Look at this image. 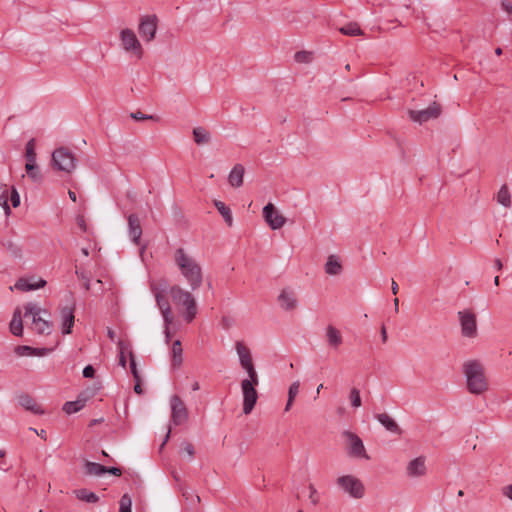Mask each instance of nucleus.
I'll return each mask as SVG.
<instances>
[{"label":"nucleus","instance_id":"1","mask_svg":"<svg viewBox=\"0 0 512 512\" xmlns=\"http://www.w3.org/2000/svg\"><path fill=\"white\" fill-rule=\"evenodd\" d=\"M174 260L191 289L197 290L200 288L203 281L201 266L187 255L183 248L176 249Z\"/></svg>","mask_w":512,"mask_h":512},{"label":"nucleus","instance_id":"2","mask_svg":"<svg viewBox=\"0 0 512 512\" xmlns=\"http://www.w3.org/2000/svg\"><path fill=\"white\" fill-rule=\"evenodd\" d=\"M463 373L469 393L473 395H482L488 390L489 385L485 375V369L480 361H466L463 364Z\"/></svg>","mask_w":512,"mask_h":512},{"label":"nucleus","instance_id":"3","mask_svg":"<svg viewBox=\"0 0 512 512\" xmlns=\"http://www.w3.org/2000/svg\"><path fill=\"white\" fill-rule=\"evenodd\" d=\"M168 294L174 304L185 308V320L187 322H192L197 314V305L193 295L178 285L171 286Z\"/></svg>","mask_w":512,"mask_h":512},{"label":"nucleus","instance_id":"4","mask_svg":"<svg viewBox=\"0 0 512 512\" xmlns=\"http://www.w3.org/2000/svg\"><path fill=\"white\" fill-rule=\"evenodd\" d=\"M150 288L155 295V300L161 311L164 323L171 325L173 321V315L170 304L166 297V293H168L170 288L167 281L165 279H160L158 282H152Z\"/></svg>","mask_w":512,"mask_h":512},{"label":"nucleus","instance_id":"5","mask_svg":"<svg viewBox=\"0 0 512 512\" xmlns=\"http://www.w3.org/2000/svg\"><path fill=\"white\" fill-rule=\"evenodd\" d=\"M52 167L55 170L70 174L77 165L75 155L65 147H59L52 153Z\"/></svg>","mask_w":512,"mask_h":512},{"label":"nucleus","instance_id":"6","mask_svg":"<svg viewBox=\"0 0 512 512\" xmlns=\"http://www.w3.org/2000/svg\"><path fill=\"white\" fill-rule=\"evenodd\" d=\"M338 488L351 498L361 499L365 494L364 484L353 475H343L336 479Z\"/></svg>","mask_w":512,"mask_h":512},{"label":"nucleus","instance_id":"7","mask_svg":"<svg viewBox=\"0 0 512 512\" xmlns=\"http://www.w3.org/2000/svg\"><path fill=\"white\" fill-rule=\"evenodd\" d=\"M25 316H32L34 330L41 335H49L52 329V323L40 317L41 309L35 303H27L24 306Z\"/></svg>","mask_w":512,"mask_h":512},{"label":"nucleus","instance_id":"8","mask_svg":"<svg viewBox=\"0 0 512 512\" xmlns=\"http://www.w3.org/2000/svg\"><path fill=\"white\" fill-rule=\"evenodd\" d=\"M461 334L466 338H475L477 336V318L471 309H464L457 313Z\"/></svg>","mask_w":512,"mask_h":512},{"label":"nucleus","instance_id":"9","mask_svg":"<svg viewBox=\"0 0 512 512\" xmlns=\"http://www.w3.org/2000/svg\"><path fill=\"white\" fill-rule=\"evenodd\" d=\"M120 40L122 48L126 52L134 54L138 59L142 58L143 48L133 30L129 28L123 29L120 32Z\"/></svg>","mask_w":512,"mask_h":512},{"label":"nucleus","instance_id":"10","mask_svg":"<svg viewBox=\"0 0 512 512\" xmlns=\"http://www.w3.org/2000/svg\"><path fill=\"white\" fill-rule=\"evenodd\" d=\"M343 437L347 441V453L351 457L369 459L361 438L351 431H344Z\"/></svg>","mask_w":512,"mask_h":512},{"label":"nucleus","instance_id":"11","mask_svg":"<svg viewBox=\"0 0 512 512\" xmlns=\"http://www.w3.org/2000/svg\"><path fill=\"white\" fill-rule=\"evenodd\" d=\"M171 405V421L174 425L179 426L188 420V411L178 395H173L170 399Z\"/></svg>","mask_w":512,"mask_h":512},{"label":"nucleus","instance_id":"12","mask_svg":"<svg viewBox=\"0 0 512 512\" xmlns=\"http://www.w3.org/2000/svg\"><path fill=\"white\" fill-rule=\"evenodd\" d=\"M409 117L411 120L420 124L425 123L431 119H436L441 114V106L434 102L429 107L422 110H409Z\"/></svg>","mask_w":512,"mask_h":512},{"label":"nucleus","instance_id":"13","mask_svg":"<svg viewBox=\"0 0 512 512\" xmlns=\"http://www.w3.org/2000/svg\"><path fill=\"white\" fill-rule=\"evenodd\" d=\"M157 21L156 15H147L141 18L138 31L145 41L149 42L154 39L157 30Z\"/></svg>","mask_w":512,"mask_h":512},{"label":"nucleus","instance_id":"14","mask_svg":"<svg viewBox=\"0 0 512 512\" xmlns=\"http://www.w3.org/2000/svg\"><path fill=\"white\" fill-rule=\"evenodd\" d=\"M241 390L243 394V413L248 415L257 403L258 392L256 387L251 386L248 382L241 383Z\"/></svg>","mask_w":512,"mask_h":512},{"label":"nucleus","instance_id":"15","mask_svg":"<svg viewBox=\"0 0 512 512\" xmlns=\"http://www.w3.org/2000/svg\"><path fill=\"white\" fill-rule=\"evenodd\" d=\"M263 217L273 230L280 229L286 222L285 217L278 213L272 203H268L266 206H264Z\"/></svg>","mask_w":512,"mask_h":512},{"label":"nucleus","instance_id":"16","mask_svg":"<svg viewBox=\"0 0 512 512\" xmlns=\"http://www.w3.org/2000/svg\"><path fill=\"white\" fill-rule=\"evenodd\" d=\"M74 306H64L60 310L62 333L68 335L72 333V328L75 323Z\"/></svg>","mask_w":512,"mask_h":512},{"label":"nucleus","instance_id":"17","mask_svg":"<svg viewBox=\"0 0 512 512\" xmlns=\"http://www.w3.org/2000/svg\"><path fill=\"white\" fill-rule=\"evenodd\" d=\"M128 220V234L132 242L136 245H140L142 236V227L139 217L132 213L127 217Z\"/></svg>","mask_w":512,"mask_h":512},{"label":"nucleus","instance_id":"18","mask_svg":"<svg viewBox=\"0 0 512 512\" xmlns=\"http://www.w3.org/2000/svg\"><path fill=\"white\" fill-rule=\"evenodd\" d=\"M278 303L286 311L295 309L298 304L295 292L289 288L283 289L278 296Z\"/></svg>","mask_w":512,"mask_h":512},{"label":"nucleus","instance_id":"19","mask_svg":"<svg viewBox=\"0 0 512 512\" xmlns=\"http://www.w3.org/2000/svg\"><path fill=\"white\" fill-rule=\"evenodd\" d=\"M46 285V281L42 278L36 280L34 277L31 278H19L15 283L17 290L27 292L43 288Z\"/></svg>","mask_w":512,"mask_h":512},{"label":"nucleus","instance_id":"20","mask_svg":"<svg viewBox=\"0 0 512 512\" xmlns=\"http://www.w3.org/2000/svg\"><path fill=\"white\" fill-rule=\"evenodd\" d=\"M375 417L380 422V424L385 427L387 431L399 436L402 435L403 431L400 428V426L387 413H380L377 414Z\"/></svg>","mask_w":512,"mask_h":512},{"label":"nucleus","instance_id":"21","mask_svg":"<svg viewBox=\"0 0 512 512\" xmlns=\"http://www.w3.org/2000/svg\"><path fill=\"white\" fill-rule=\"evenodd\" d=\"M426 473L425 458L417 457L409 462L407 466V474L410 477L423 476Z\"/></svg>","mask_w":512,"mask_h":512},{"label":"nucleus","instance_id":"22","mask_svg":"<svg viewBox=\"0 0 512 512\" xmlns=\"http://www.w3.org/2000/svg\"><path fill=\"white\" fill-rule=\"evenodd\" d=\"M51 351L49 348H34L28 345H18L14 352L18 356H45Z\"/></svg>","mask_w":512,"mask_h":512},{"label":"nucleus","instance_id":"23","mask_svg":"<svg viewBox=\"0 0 512 512\" xmlns=\"http://www.w3.org/2000/svg\"><path fill=\"white\" fill-rule=\"evenodd\" d=\"M18 402L27 411L37 415L44 414V410L41 408V406L38 405L36 401L28 394H21L18 397Z\"/></svg>","mask_w":512,"mask_h":512},{"label":"nucleus","instance_id":"24","mask_svg":"<svg viewBox=\"0 0 512 512\" xmlns=\"http://www.w3.org/2000/svg\"><path fill=\"white\" fill-rule=\"evenodd\" d=\"M244 166L242 164H236L228 175V182L232 187H240L243 184Z\"/></svg>","mask_w":512,"mask_h":512},{"label":"nucleus","instance_id":"25","mask_svg":"<svg viewBox=\"0 0 512 512\" xmlns=\"http://www.w3.org/2000/svg\"><path fill=\"white\" fill-rule=\"evenodd\" d=\"M235 348H236V352L239 357V362H240L241 367L253 362L251 352H250L249 348L244 345L243 342L237 341Z\"/></svg>","mask_w":512,"mask_h":512},{"label":"nucleus","instance_id":"26","mask_svg":"<svg viewBox=\"0 0 512 512\" xmlns=\"http://www.w3.org/2000/svg\"><path fill=\"white\" fill-rule=\"evenodd\" d=\"M326 337L328 344L334 348H338L342 344V336L340 331L332 325L326 328Z\"/></svg>","mask_w":512,"mask_h":512},{"label":"nucleus","instance_id":"27","mask_svg":"<svg viewBox=\"0 0 512 512\" xmlns=\"http://www.w3.org/2000/svg\"><path fill=\"white\" fill-rule=\"evenodd\" d=\"M325 272L328 275H339L342 272V264L337 256L330 255L327 258V262L325 264Z\"/></svg>","mask_w":512,"mask_h":512},{"label":"nucleus","instance_id":"28","mask_svg":"<svg viewBox=\"0 0 512 512\" xmlns=\"http://www.w3.org/2000/svg\"><path fill=\"white\" fill-rule=\"evenodd\" d=\"M10 331L15 336H21L23 333L21 310L19 308H16L13 313V318L10 322Z\"/></svg>","mask_w":512,"mask_h":512},{"label":"nucleus","instance_id":"29","mask_svg":"<svg viewBox=\"0 0 512 512\" xmlns=\"http://www.w3.org/2000/svg\"><path fill=\"white\" fill-rule=\"evenodd\" d=\"M84 470L86 475L101 476L106 474V466L91 461H85Z\"/></svg>","mask_w":512,"mask_h":512},{"label":"nucleus","instance_id":"30","mask_svg":"<svg viewBox=\"0 0 512 512\" xmlns=\"http://www.w3.org/2000/svg\"><path fill=\"white\" fill-rule=\"evenodd\" d=\"M182 353H183V349H182V345H181V341L180 340H175L172 344V349H171V355H172V366L173 367H180L181 364H182Z\"/></svg>","mask_w":512,"mask_h":512},{"label":"nucleus","instance_id":"31","mask_svg":"<svg viewBox=\"0 0 512 512\" xmlns=\"http://www.w3.org/2000/svg\"><path fill=\"white\" fill-rule=\"evenodd\" d=\"M214 205H215L216 209L218 210V212L224 218V221L226 222V224L229 227H231L233 224V217H232L230 208L228 206H226L224 202L219 201V200H215Z\"/></svg>","mask_w":512,"mask_h":512},{"label":"nucleus","instance_id":"32","mask_svg":"<svg viewBox=\"0 0 512 512\" xmlns=\"http://www.w3.org/2000/svg\"><path fill=\"white\" fill-rule=\"evenodd\" d=\"M210 133L203 127L193 129V139L196 144L203 145L210 142Z\"/></svg>","mask_w":512,"mask_h":512},{"label":"nucleus","instance_id":"33","mask_svg":"<svg viewBox=\"0 0 512 512\" xmlns=\"http://www.w3.org/2000/svg\"><path fill=\"white\" fill-rule=\"evenodd\" d=\"M25 170L28 177L35 183H40L43 179L37 163H26Z\"/></svg>","mask_w":512,"mask_h":512},{"label":"nucleus","instance_id":"34","mask_svg":"<svg viewBox=\"0 0 512 512\" xmlns=\"http://www.w3.org/2000/svg\"><path fill=\"white\" fill-rule=\"evenodd\" d=\"M76 497L87 503H96L99 500V497L92 491L82 488L75 491Z\"/></svg>","mask_w":512,"mask_h":512},{"label":"nucleus","instance_id":"35","mask_svg":"<svg viewBox=\"0 0 512 512\" xmlns=\"http://www.w3.org/2000/svg\"><path fill=\"white\" fill-rule=\"evenodd\" d=\"M85 402H86V399H77L75 401H67L63 405L62 409L67 414H73V413H76V412L80 411L81 409H83L85 406Z\"/></svg>","mask_w":512,"mask_h":512},{"label":"nucleus","instance_id":"36","mask_svg":"<svg viewBox=\"0 0 512 512\" xmlns=\"http://www.w3.org/2000/svg\"><path fill=\"white\" fill-rule=\"evenodd\" d=\"M339 31L343 35H347V36L363 35V30L360 28V26L356 22H349V23H347L346 25L342 26L339 29Z\"/></svg>","mask_w":512,"mask_h":512},{"label":"nucleus","instance_id":"37","mask_svg":"<svg viewBox=\"0 0 512 512\" xmlns=\"http://www.w3.org/2000/svg\"><path fill=\"white\" fill-rule=\"evenodd\" d=\"M497 202L507 208L511 206V196L506 184L500 187L497 193Z\"/></svg>","mask_w":512,"mask_h":512},{"label":"nucleus","instance_id":"38","mask_svg":"<svg viewBox=\"0 0 512 512\" xmlns=\"http://www.w3.org/2000/svg\"><path fill=\"white\" fill-rule=\"evenodd\" d=\"M299 388H300L299 381H295L289 386L288 399H287V403L285 406V411H289L291 409L293 402H294L297 394L299 393Z\"/></svg>","mask_w":512,"mask_h":512},{"label":"nucleus","instance_id":"39","mask_svg":"<svg viewBox=\"0 0 512 512\" xmlns=\"http://www.w3.org/2000/svg\"><path fill=\"white\" fill-rule=\"evenodd\" d=\"M9 200V189L7 185L0 187V206L4 209L5 215L11 214V208L8 204Z\"/></svg>","mask_w":512,"mask_h":512},{"label":"nucleus","instance_id":"40","mask_svg":"<svg viewBox=\"0 0 512 512\" xmlns=\"http://www.w3.org/2000/svg\"><path fill=\"white\" fill-rule=\"evenodd\" d=\"M26 163H36L35 139H30L25 146Z\"/></svg>","mask_w":512,"mask_h":512},{"label":"nucleus","instance_id":"41","mask_svg":"<svg viewBox=\"0 0 512 512\" xmlns=\"http://www.w3.org/2000/svg\"><path fill=\"white\" fill-rule=\"evenodd\" d=\"M118 348H119V365L122 366L123 368H126L127 360H126L125 352L131 351L130 345H129V343H127L123 340H120L118 342Z\"/></svg>","mask_w":512,"mask_h":512},{"label":"nucleus","instance_id":"42","mask_svg":"<svg viewBox=\"0 0 512 512\" xmlns=\"http://www.w3.org/2000/svg\"><path fill=\"white\" fill-rule=\"evenodd\" d=\"M132 499L125 493L119 501V512H132Z\"/></svg>","mask_w":512,"mask_h":512},{"label":"nucleus","instance_id":"43","mask_svg":"<svg viewBox=\"0 0 512 512\" xmlns=\"http://www.w3.org/2000/svg\"><path fill=\"white\" fill-rule=\"evenodd\" d=\"M77 277L83 281V287L86 291H89L91 288L90 283V273L85 270H76L75 271Z\"/></svg>","mask_w":512,"mask_h":512},{"label":"nucleus","instance_id":"44","mask_svg":"<svg viewBox=\"0 0 512 512\" xmlns=\"http://www.w3.org/2000/svg\"><path fill=\"white\" fill-rule=\"evenodd\" d=\"M130 117L136 121H143V120H153V121H159L160 118L157 115H147L142 113L141 111H135L130 114Z\"/></svg>","mask_w":512,"mask_h":512},{"label":"nucleus","instance_id":"45","mask_svg":"<svg viewBox=\"0 0 512 512\" xmlns=\"http://www.w3.org/2000/svg\"><path fill=\"white\" fill-rule=\"evenodd\" d=\"M349 398H350L352 407L358 408L361 406L362 402H361L360 392L357 388L351 389Z\"/></svg>","mask_w":512,"mask_h":512},{"label":"nucleus","instance_id":"46","mask_svg":"<svg viewBox=\"0 0 512 512\" xmlns=\"http://www.w3.org/2000/svg\"><path fill=\"white\" fill-rule=\"evenodd\" d=\"M129 358H130V370L135 380H139V372L137 369V364L135 360V356L132 351H129Z\"/></svg>","mask_w":512,"mask_h":512},{"label":"nucleus","instance_id":"47","mask_svg":"<svg viewBox=\"0 0 512 512\" xmlns=\"http://www.w3.org/2000/svg\"><path fill=\"white\" fill-rule=\"evenodd\" d=\"M9 199L14 208L20 205V195L14 186L11 187Z\"/></svg>","mask_w":512,"mask_h":512},{"label":"nucleus","instance_id":"48","mask_svg":"<svg viewBox=\"0 0 512 512\" xmlns=\"http://www.w3.org/2000/svg\"><path fill=\"white\" fill-rule=\"evenodd\" d=\"M294 58L298 63L308 62L310 60V53L306 51H298L295 53Z\"/></svg>","mask_w":512,"mask_h":512},{"label":"nucleus","instance_id":"49","mask_svg":"<svg viewBox=\"0 0 512 512\" xmlns=\"http://www.w3.org/2000/svg\"><path fill=\"white\" fill-rule=\"evenodd\" d=\"M309 491H310L309 499H310L311 503L313 505H317L319 503V496H318V492H317L316 488L314 487V485H312V484L309 485Z\"/></svg>","mask_w":512,"mask_h":512},{"label":"nucleus","instance_id":"50","mask_svg":"<svg viewBox=\"0 0 512 512\" xmlns=\"http://www.w3.org/2000/svg\"><path fill=\"white\" fill-rule=\"evenodd\" d=\"M182 450L185 451L189 455L190 458H193V456L195 454V450H194V446L192 443L184 441L182 443Z\"/></svg>","mask_w":512,"mask_h":512},{"label":"nucleus","instance_id":"51","mask_svg":"<svg viewBox=\"0 0 512 512\" xmlns=\"http://www.w3.org/2000/svg\"><path fill=\"white\" fill-rule=\"evenodd\" d=\"M248 382L251 386L257 387L259 385V377L258 374H254V376H248V378L243 379L241 383Z\"/></svg>","mask_w":512,"mask_h":512},{"label":"nucleus","instance_id":"52","mask_svg":"<svg viewBox=\"0 0 512 512\" xmlns=\"http://www.w3.org/2000/svg\"><path fill=\"white\" fill-rule=\"evenodd\" d=\"M95 375V368L92 365H87L83 369V377L93 378Z\"/></svg>","mask_w":512,"mask_h":512},{"label":"nucleus","instance_id":"53","mask_svg":"<svg viewBox=\"0 0 512 512\" xmlns=\"http://www.w3.org/2000/svg\"><path fill=\"white\" fill-rule=\"evenodd\" d=\"M501 7L509 15H512V2L511 1H509V0H502L501 1Z\"/></svg>","mask_w":512,"mask_h":512},{"label":"nucleus","instance_id":"54","mask_svg":"<svg viewBox=\"0 0 512 512\" xmlns=\"http://www.w3.org/2000/svg\"><path fill=\"white\" fill-rule=\"evenodd\" d=\"M242 368L247 372L248 376H254V374H257L253 362L243 366Z\"/></svg>","mask_w":512,"mask_h":512},{"label":"nucleus","instance_id":"55","mask_svg":"<svg viewBox=\"0 0 512 512\" xmlns=\"http://www.w3.org/2000/svg\"><path fill=\"white\" fill-rule=\"evenodd\" d=\"M106 473L119 477L122 475V470L118 467H106Z\"/></svg>","mask_w":512,"mask_h":512},{"label":"nucleus","instance_id":"56","mask_svg":"<svg viewBox=\"0 0 512 512\" xmlns=\"http://www.w3.org/2000/svg\"><path fill=\"white\" fill-rule=\"evenodd\" d=\"M502 493L504 496L512 500V484H509L507 486H504L502 488Z\"/></svg>","mask_w":512,"mask_h":512},{"label":"nucleus","instance_id":"57","mask_svg":"<svg viewBox=\"0 0 512 512\" xmlns=\"http://www.w3.org/2000/svg\"><path fill=\"white\" fill-rule=\"evenodd\" d=\"M136 383L134 385V391L135 393L141 395L143 393V390H142V387H141V384H140V379L139 380H135Z\"/></svg>","mask_w":512,"mask_h":512},{"label":"nucleus","instance_id":"58","mask_svg":"<svg viewBox=\"0 0 512 512\" xmlns=\"http://www.w3.org/2000/svg\"><path fill=\"white\" fill-rule=\"evenodd\" d=\"M169 326L170 325H167V324L164 323V333H165V339H166L167 343L170 341V338H171Z\"/></svg>","mask_w":512,"mask_h":512},{"label":"nucleus","instance_id":"59","mask_svg":"<svg viewBox=\"0 0 512 512\" xmlns=\"http://www.w3.org/2000/svg\"><path fill=\"white\" fill-rule=\"evenodd\" d=\"M391 290L394 295H396L399 291V286L394 279L391 281Z\"/></svg>","mask_w":512,"mask_h":512},{"label":"nucleus","instance_id":"60","mask_svg":"<svg viewBox=\"0 0 512 512\" xmlns=\"http://www.w3.org/2000/svg\"><path fill=\"white\" fill-rule=\"evenodd\" d=\"M387 338H388V336H387L386 327L383 325V326L381 327V339H382V342H383V343H386Z\"/></svg>","mask_w":512,"mask_h":512},{"label":"nucleus","instance_id":"61","mask_svg":"<svg viewBox=\"0 0 512 512\" xmlns=\"http://www.w3.org/2000/svg\"><path fill=\"white\" fill-rule=\"evenodd\" d=\"M77 223L83 231H86L85 220L82 217L78 218Z\"/></svg>","mask_w":512,"mask_h":512},{"label":"nucleus","instance_id":"62","mask_svg":"<svg viewBox=\"0 0 512 512\" xmlns=\"http://www.w3.org/2000/svg\"><path fill=\"white\" fill-rule=\"evenodd\" d=\"M30 430L37 433L42 439L46 440V431L45 430L42 429L40 432H38L34 428H30Z\"/></svg>","mask_w":512,"mask_h":512},{"label":"nucleus","instance_id":"63","mask_svg":"<svg viewBox=\"0 0 512 512\" xmlns=\"http://www.w3.org/2000/svg\"><path fill=\"white\" fill-rule=\"evenodd\" d=\"M494 266H495V268L499 271V270H501V269H502L503 264H502V262H501V260H500V259H495V261H494Z\"/></svg>","mask_w":512,"mask_h":512},{"label":"nucleus","instance_id":"64","mask_svg":"<svg viewBox=\"0 0 512 512\" xmlns=\"http://www.w3.org/2000/svg\"><path fill=\"white\" fill-rule=\"evenodd\" d=\"M68 195H69L70 199H71L73 202H76V201H77V196H76V193H75L74 191L69 190V191H68Z\"/></svg>","mask_w":512,"mask_h":512}]
</instances>
